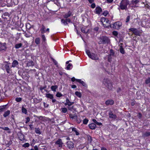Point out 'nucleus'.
Returning <instances> with one entry per match:
<instances>
[{
  "label": "nucleus",
  "instance_id": "obj_1",
  "mask_svg": "<svg viewBox=\"0 0 150 150\" xmlns=\"http://www.w3.org/2000/svg\"><path fill=\"white\" fill-rule=\"evenodd\" d=\"M103 83L105 86L109 89L111 90L112 89L113 86L111 81L108 79H104L103 80Z\"/></svg>",
  "mask_w": 150,
  "mask_h": 150
},
{
  "label": "nucleus",
  "instance_id": "obj_2",
  "mask_svg": "<svg viewBox=\"0 0 150 150\" xmlns=\"http://www.w3.org/2000/svg\"><path fill=\"white\" fill-rule=\"evenodd\" d=\"M129 4L128 0H122L120 3V7L122 10H127V5Z\"/></svg>",
  "mask_w": 150,
  "mask_h": 150
},
{
  "label": "nucleus",
  "instance_id": "obj_3",
  "mask_svg": "<svg viewBox=\"0 0 150 150\" xmlns=\"http://www.w3.org/2000/svg\"><path fill=\"white\" fill-rule=\"evenodd\" d=\"M86 52L89 57L91 59L94 60L99 59V58L96 54L93 53H91L89 50H86Z\"/></svg>",
  "mask_w": 150,
  "mask_h": 150
},
{
  "label": "nucleus",
  "instance_id": "obj_4",
  "mask_svg": "<svg viewBox=\"0 0 150 150\" xmlns=\"http://www.w3.org/2000/svg\"><path fill=\"white\" fill-rule=\"evenodd\" d=\"M110 41V40L108 37L105 36H103L100 38V41L99 43L100 44H108L109 42Z\"/></svg>",
  "mask_w": 150,
  "mask_h": 150
},
{
  "label": "nucleus",
  "instance_id": "obj_5",
  "mask_svg": "<svg viewBox=\"0 0 150 150\" xmlns=\"http://www.w3.org/2000/svg\"><path fill=\"white\" fill-rule=\"evenodd\" d=\"M112 25L113 26H112V28H113L114 29L119 30L122 26V23L120 22L117 21L113 23Z\"/></svg>",
  "mask_w": 150,
  "mask_h": 150
},
{
  "label": "nucleus",
  "instance_id": "obj_6",
  "mask_svg": "<svg viewBox=\"0 0 150 150\" xmlns=\"http://www.w3.org/2000/svg\"><path fill=\"white\" fill-rule=\"evenodd\" d=\"M67 146L68 148L71 150H72L74 147V144L71 141H68L66 143Z\"/></svg>",
  "mask_w": 150,
  "mask_h": 150
},
{
  "label": "nucleus",
  "instance_id": "obj_7",
  "mask_svg": "<svg viewBox=\"0 0 150 150\" xmlns=\"http://www.w3.org/2000/svg\"><path fill=\"white\" fill-rule=\"evenodd\" d=\"M55 144L57 145L59 147H62L63 144L62 140L61 139H58L55 142Z\"/></svg>",
  "mask_w": 150,
  "mask_h": 150
},
{
  "label": "nucleus",
  "instance_id": "obj_8",
  "mask_svg": "<svg viewBox=\"0 0 150 150\" xmlns=\"http://www.w3.org/2000/svg\"><path fill=\"white\" fill-rule=\"evenodd\" d=\"M105 22L107 24L106 25V24H103V25L104 27L108 28H112V25L111 24H110V21L108 19H106Z\"/></svg>",
  "mask_w": 150,
  "mask_h": 150
},
{
  "label": "nucleus",
  "instance_id": "obj_9",
  "mask_svg": "<svg viewBox=\"0 0 150 150\" xmlns=\"http://www.w3.org/2000/svg\"><path fill=\"white\" fill-rule=\"evenodd\" d=\"M129 30L130 31H132L133 33L136 35H139V31L136 28H131Z\"/></svg>",
  "mask_w": 150,
  "mask_h": 150
},
{
  "label": "nucleus",
  "instance_id": "obj_10",
  "mask_svg": "<svg viewBox=\"0 0 150 150\" xmlns=\"http://www.w3.org/2000/svg\"><path fill=\"white\" fill-rule=\"evenodd\" d=\"M102 11L101 8L100 7L98 6L96 8L95 12L96 13L99 14Z\"/></svg>",
  "mask_w": 150,
  "mask_h": 150
},
{
  "label": "nucleus",
  "instance_id": "obj_11",
  "mask_svg": "<svg viewBox=\"0 0 150 150\" xmlns=\"http://www.w3.org/2000/svg\"><path fill=\"white\" fill-rule=\"evenodd\" d=\"M114 101L112 100H109L106 101L105 104L106 105H112L113 104Z\"/></svg>",
  "mask_w": 150,
  "mask_h": 150
},
{
  "label": "nucleus",
  "instance_id": "obj_12",
  "mask_svg": "<svg viewBox=\"0 0 150 150\" xmlns=\"http://www.w3.org/2000/svg\"><path fill=\"white\" fill-rule=\"evenodd\" d=\"M109 115L110 118L115 119L117 117L116 115L115 114H113L112 112L110 111L109 112Z\"/></svg>",
  "mask_w": 150,
  "mask_h": 150
},
{
  "label": "nucleus",
  "instance_id": "obj_13",
  "mask_svg": "<svg viewBox=\"0 0 150 150\" xmlns=\"http://www.w3.org/2000/svg\"><path fill=\"white\" fill-rule=\"evenodd\" d=\"M4 67L6 69L7 73H10V71H11V69L9 67V64H7L5 65Z\"/></svg>",
  "mask_w": 150,
  "mask_h": 150
},
{
  "label": "nucleus",
  "instance_id": "obj_14",
  "mask_svg": "<svg viewBox=\"0 0 150 150\" xmlns=\"http://www.w3.org/2000/svg\"><path fill=\"white\" fill-rule=\"evenodd\" d=\"M66 103H65V105H68L69 106H70L74 103V102H70L68 98H67L66 99Z\"/></svg>",
  "mask_w": 150,
  "mask_h": 150
},
{
  "label": "nucleus",
  "instance_id": "obj_15",
  "mask_svg": "<svg viewBox=\"0 0 150 150\" xmlns=\"http://www.w3.org/2000/svg\"><path fill=\"white\" fill-rule=\"evenodd\" d=\"M6 43L2 44H1V46L0 47V51H1L3 50H6Z\"/></svg>",
  "mask_w": 150,
  "mask_h": 150
},
{
  "label": "nucleus",
  "instance_id": "obj_16",
  "mask_svg": "<svg viewBox=\"0 0 150 150\" xmlns=\"http://www.w3.org/2000/svg\"><path fill=\"white\" fill-rule=\"evenodd\" d=\"M89 128L92 129H94L96 128V125L94 123H92L88 125Z\"/></svg>",
  "mask_w": 150,
  "mask_h": 150
},
{
  "label": "nucleus",
  "instance_id": "obj_17",
  "mask_svg": "<svg viewBox=\"0 0 150 150\" xmlns=\"http://www.w3.org/2000/svg\"><path fill=\"white\" fill-rule=\"evenodd\" d=\"M72 14V13L70 11H69L67 13L65 14L64 16V17L65 18H68Z\"/></svg>",
  "mask_w": 150,
  "mask_h": 150
},
{
  "label": "nucleus",
  "instance_id": "obj_18",
  "mask_svg": "<svg viewBox=\"0 0 150 150\" xmlns=\"http://www.w3.org/2000/svg\"><path fill=\"white\" fill-rule=\"evenodd\" d=\"M18 63L17 60H14L13 61L12 63V67H14L18 65Z\"/></svg>",
  "mask_w": 150,
  "mask_h": 150
},
{
  "label": "nucleus",
  "instance_id": "obj_19",
  "mask_svg": "<svg viewBox=\"0 0 150 150\" xmlns=\"http://www.w3.org/2000/svg\"><path fill=\"white\" fill-rule=\"evenodd\" d=\"M46 97L50 99H52L53 98V96L52 94L50 93H47L46 94Z\"/></svg>",
  "mask_w": 150,
  "mask_h": 150
},
{
  "label": "nucleus",
  "instance_id": "obj_20",
  "mask_svg": "<svg viewBox=\"0 0 150 150\" xmlns=\"http://www.w3.org/2000/svg\"><path fill=\"white\" fill-rule=\"evenodd\" d=\"M58 88L57 85L52 86H51V89L52 91L54 92L56 91V89Z\"/></svg>",
  "mask_w": 150,
  "mask_h": 150
},
{
  "label": "nucleus",
  "instance_id": "obj_21",
  "mask_svg": "<svg viewBox=\"0 0 150 150\" xmlns=\"http://www.w3.org/2000/svg\"><path fill=\"white\" fill-rule=\"evenodd\" d=\"M70 117L72 119L76 120L77 118V116L75 115H72V114H70L69 115Z\"/></svg>",
  "mask_w": 150,
  "mask_h": 150
},
{
  "label": "nucleus",
  "instance_id": "obj_22",
  "mask_svg": "<svg viewBox=\"0 0 150 150\" xmlns=\"http://www.w3.org/2000/svg\"><path fill=\"white\" fill-rule=\"evenodd\" d=\"M42 28L40 29L41 33H44L45 32V27L43 25H42Z\"/></svg>",
  "mask_w": 150,
  "mask_h": 150
},
{
  "label": "nucleus",
  "instance_id": "obj_23",
  "mask_svg": "<svg viewBox=\"0 0 150 150\" xmlns=\"http://www.w3.org/2000/svg\"><path fill=\"white\" fill-rule=\"evenodd\" d=\"M76 81L81 84L83 86H86V84L85 82L81 79H76Z\"/></svg>",
  "mask_w": 150,
  "mask_h": 150
},
{
  "label": "nucleus",
  "instance_id": "obj_24",
  "mask_svg": "<svg viewBox=\"0 0 150 150\" xmlns=\"http://www.w3.org/2000/svg\"><path fill=\"white\" fill-rule=\"evenodd\" d=\"M10 113V111L8 110L4 112V114L3 115V116L4 117H6L8 116Z\"/></svg>",
  "mask_w": 150,
  "mask_h": 150
},
{
  "label": "nucleus",
  "instance_id": "obj_25",
  "mask_svg": "<svg viewBox=\"0 0 150 150\" xmlns=\"http://www.w3.org/2000/svg\"><path fill=\"white\" fill-rule=\"evenodd\" d=\"M72 131H74L75 132V134L76 135H78L79 134V133L78 132L76 128L75 127H73L72 128Z\"/></svg>",
  "mask_w": 150,
  "mask_h": 150
},
{
  "label": "nucleus",
  "instance_id": "obj_26",
  "mask_svg": "<svg viewBox=\"0 0 150 150\" xmlns=\"http://www.w3.org/2000/svg\"><path fill=\"white\" fill-rule=\"evenodd\" d=\"M35 43L37 45H38L40 43V40L39 38H35Z\"/></svg>",
  "mask_w": 150,
  "mask_h": 150
},
{
  "label": "nucleus",
  "instance_id": "obj_27",
  "mask_svg": "<svg viewBox=\"0 0 150 150\" xmlns=\"http://www.w3.org/2000/svg\"><path fill=\"white\" fill-rule=\"evenodd\" d=\"M111 56H115V52L114 50L112 49H110V54H109Z\"/></svg>",
  "mask_w": 150,
  "mask_h": 150
},
{
  "label": "nucleus",
  "instance_id": "obj_28",
  "mask_svg": "<svg viewBox=\"0 0 150 150\" xmlns=\"http://www.w3.org/2000/svg\"><path fill=\"white\" fill-rule=\"evenodd\" d=\"M145 83L146 84H148L150 83L149 85V86L150 87V77H148L145 80Z\"/></svg>",
  "mask_w": 150,
  "mask_h": 150
},
{
  "label": "nucleus",
  "instance_id": "obj_29",
  "mask_svg": "<svg viewBox=\"0 0 150 150\" xmlns=\"http://www.w3.org/2000/svg\"><path fill=\"white\" fill-rule=\"evenodd\" d=\"M22 45V44L21 43L17 44L15 45V47L16 48L18 49L21 47Z\"/></svg>",
  "mask_w": 150,
  "mask_h": 150
},
{
  "label": "nucleus",
  "instance_id": "obj_30",
  "mask_svg": "<svg viewBox=\"0 0 150 150\" xmlns=\"http://www.w3.org/2000/svg\"><path fill=\"white\" fill-rule=\"evenodd\" d=\"M27 65L28 66H34V62L32 61H30L28 62L27 63Z\"/></svg>",
  "mask_w": 150,
  "mask_h": 150
},
{
  "label": "nucleus",
  "instance_id": "obj_31",
  "mask_svg": "<svg viewBox=\"0 0 150 150\" xmlns=\"http://www.w3.org/2000/svg\"><path fill=\"white\" fill-rule=\"evenodd\" d=\"M87 138L88 141L90 143H91L92 141V137L89 135H87Z\"/></svg>",
  "mask_w": 150,
  "mask_h": 150
},
{
  "label": "nucleus",
  "instance_id": "obj_32",
  "mask_svg": "<svg viewBox=\"0 0 150 150\" xmlns=\"http://www.w3.org/2000/svg\"><path fill=\"white\" fill-rule=\"evenodd\" d=\"M75 94L79 98H81V94L80 92L76 91L75 92Z\"/></svg>",
  "mask_w": 150,
  "mask_h": 150
},
{
  "label": "nucleus",
  "instance_id": "obj_33",
  "mask_svg": "<svg viewBox=\"0 0 150 150\" xmlns=\"http://www.w3.org/2000/svg\"><path fill=\"white\" fill-rule=\"evenodd\" d=\"M35 132L37 134H40L41 132L40 131V129L39 128H35Z\"/></svg>",
  "mask_w": 150,
  "mask_h": 150
},
{
  "label": "nucleus",
  "instance_id": "obj_34",
  "mask_svg": "<svg viewBox=\"0 0 150 150\" xmlns=\"http://www.w3.org/2000/svg\"><path fill=\"white\" fill-rule=\"evenodd\" d=\"M33 100L34 102L35 103H39L40 102L41 100H42V99H39L38 100L36 98H34Z\"/></svg>",
  "mask_w": 150,
  "mask_h": 150
},
{
  "label": "nucleus",
  "instance_id": "obj_35",
  "mask_svg": "<svg viewBox=\"0 0 150 150\" xmlns=\"http://www.w3.org/2000/svg\"><path fill=\"white\" fill-rule=\"evenodd\" d=\"M24 136L23 134H21L19 138L22 141L24 139Z\"/></svg>",
  "mask_w": 150,
  "mask_h": 150
},
{
  "label": "nucleus",
  "instance_id": "obj_36",
  "mask_svg": "<svg viewBox=\"0 0 150 150\" xmlns=\"http://www.w3.org/2000/svg\"><path fill=\"white\" fill-rule=\"evenodd\" d=\"M24 34L25 36L27 38H29L31 36V34L30 32L28 33H25Z\"/></svg>",
  "mask_w": 150,
  "mask_h": 150
},
{
  "label": "nucleus",
  "instance_id": "obj_37",
  "mask_svg": "<svg viewBox=\"0 0 150 150\" xmlns=\"http://www.w3.org/2000/svg\"><path fill=\"white\" fill-rule=\"evenodd\" d=\"M119 50L120 52L122 54H124L125 53V51L122 46H120Z\"/></svg>",
  "mask_w": 150,
  "mask_h": 150
},
{
  "label": "nucleus",
  "instance_id": "obj_38",
  "mask_svg": "<svg viewBox=\"0 0 150 150\" xmlns=\"http://www.w3.org/2000/svg\"><path fill=\"white\" fill-rule=\"evenodd\" d=\"M88 30H86V29L85 28H82L81 29V31L83 33H87L88 32Z\"/></svg>",
  "mask_w": 150,
  "mask_h": 150
},
{
  "label": "nucleus",
  "instance_id": "obj_39",
  "mask_svg": "<svg viewBox=\"0 0 150 150\" xmlns=\"http://www.w3.org/2000/svg\"><path fill=\"white\" fill-rule=\"evenodd\" d=\"M150 135V132H146L143 134V136L144 137H148Z\"/></svg>",
  "mask_w": 150,
  "mask_h": 150
},
{
  "label": "nucleus",
  "instance_id": "obj_40",
  "mask_svg": "<svg viewBox=\"0 0 150 150\" xmlns=\"http://www.w3.org/2000/svg\"><path fill=\"white\" fill-rule=\"evenodd\" d=\"M112 56L109 54L108 56V61L109 62L111 63L112 60Z\"/></svg>",
  "mask_w": 150,
  "mask_h": 150
},
{
  "label": "nucleus",
  "instance_id": "obj_41",
  "mask_svg": "<svg viewBox=\"0 0 150 150\" xmlns=\"http://www.w3.org/2000/svg\"><path fill=\"white\" fill-rule=\"evenodd\" d=\"M22 112L25 114H26L27 113V110L24 108L23 107L22 109Z\"/></svg>",
  "mask_w": 150,
  "mask_h": 150
},
{
  "label": "nucleus",
  "instance_id": "obj_42",
  "mask_svg": "<svg viewBox=\"0 0 150 150\" xmlns=\"http://www.w3.org/2000/svg\"><path fill=\"white\" fill-rule=\"evenodd\" d=\"M6 105L0 106V112L4 111V109L5 108Z\"/></svg>",
  "mask_w": 150,
  "mask_h": 150
},
{
  "label": "nucleus",
  "instance_id": "obj_43",
  "mask_svg": "<svg viewBox=\"0 0 150 150\" xmlns=\"http://www.w3.org/2000/svg\"><path fill=\"white\" fill-rule=\"evenodd\" d=\"M62 96V94L59 92H58L56 94V96L58 97H60Z\"/></svg>",
  "mask_w": 150,
  "mask_h": 150
},
{
  "label": "nucleus",
  "instance_id": "obj_44",
  "mask_svg": "<svg viewBox=\"0 0 150 150\" xmlns=\"http://www.w3.org/2000/svg\"><path fill=\"white\" fill-rule=\"evenodd\" d=\"M62 111L63 113H66L67 111V109L65 108H61Z\"/></svg>",
  "mask_w": 150,
  "mask_h": 150
},
{
  "label": "nucleus",
  "instance_id": "obj_45",
  "mask_svg": "<svg viewBox=\"0 0 150 150\" xmlns=\"http://www.w3.org/2000/svg\"><path fill=\"white\" fill-rule=\"evenodd\" d=\"M0 128L1 129H3L4 130H6V131H8L10 130V129L8 127H0Z\"/></svg>",
  "mask_w": 150,
  "mask_h": 150
},
{
  "label": "nucleus",
  "instance_id": "obj_46",
  "mask_svg": "<svg viewBox=\"0 0 150 150\" xmlns=\"http://www.w3.org/2000/svg\"><path fill=\"white\" fill-rule=\"evenodd\" d=\"M61 22L65 25L67 24V21H66V20H64V19H62L61 20Z\"/></svg>",
  "mask_w": 150,
  "mask_h": 150
},
{
  "label": "nucleus",
  "instance_id": "obj_47",
  "mask_svg": "<svg viewBox=\"0 0 150 150\" xmlns=\"http://www.w3.org/2000/svg\"><path fill=\"white\" fill-rule=\"evenodd\" d=\"M72 65L71 64H69L67 67L66 69L67 70H69L70 69V67H72Z\"/></svg>",
  "mask_w": 150,
  "mask_h": 150
},
{
  "label": "nucleus",
  "instance_id": "obj_48",
  "mask_svg": "<svg viewBox=\"0 0 150 150\" xmlns=\"http://www.w3.org/2000/svg\"><path fill=\"white\" fill-rule=\"evenodd\" d=\"M88 121V119L85 118L84 119L83 121V123L84 124H86Z\"/></svg>",
  "mask_w": 150,
  "mask_h": 150
},
{
  "label": "nucleus",
  "instance_id": "obj_49",
  "mask_svg": "<svg viewBox=\"0 0 150 150\" xmlns=\"http://www.w3.org/2000/svg\"><path fill=\"white\" fill-rule=\"evenodd\" d=\"M41 38L42 40L43 41H45L46 40V38L44 35H41Z\"/></svg>",
  "mask_w": 150,
  "mask_h": 150
},
{
  "label": "nucleus",
  "instance_id": "obj_50",
  "mask_svg": "<svg viewBox=\"0 0 150 150\" xmlns=\"http://www.w3.org/2000/svg\"><path fill=\"white\" fill-rule=\"evenodd\" d=\"M106 18H101V19H100V21L101 22H102V24H103V22H105L106 20Z\"/></svg>",
  "mask_w": 150,
  "mask_h": 150
},
{
  "label": "nucleus",
  "instance_id": "obj_51",
  "mask_svg": "<svg viewBox=\"0 0 150 150\" xmlns=\"http://www.w3.org/2000/svg\"><path fill=\"white\" fill-rule=\"evenodd\" d=\"M29 146V144L28 143H25L23 145V146L24 147H28Z\"/></svg>",
  "mask_w": 150,
  "mask_h": 150
},
{
  "label": "nucleus",
  "instance_id": "obj_52",
  "mask_svg": "<svg viewBox=\"0 0 150 150\" xmlns=\"http://www.w3.org/2000/svg\"><path fill=\"white\" fill-rule=\"evenodd\" d=\"M129 20H130V16H127L126 18V21H125L127 23H128L129 22Z\"/></svg>",
  "mask_w": 150,
  "mask_h": 150
},
{
  "label": "nucleus",
  "instance_id": "obj_53",
  "mask_svg": "<svg viewBox=\"0 0 150 150\" xmlns=\"http://www.w3.org/2000/svg\"><path fill=\"white\" fill-rule=\"evenodd\" d=\"M22 100V98H16V101L17 102H20Z\"/></svg>",
  "mask_w": 150,
  "mask_h": 150
},
{
  "label": "nucleus",
  "instance_id": "obj_54",
  "mask_svg": "<svg viewBox=\"0 0 150 150\" xmlns=\"http://www.w3.org/2000/svg\"><path fill=\"white\" fill-rule=\"evenodd\" d=\"M139 2V1L138 0H133L132 1V2L133 4H137Z\"/></svg>",
  "mask_w": 150,
  "mask_h": 150
},
{
  "label": "nucleus",
  "instance_id": "obj_55",
  "mask_svg": "<svg viewBox=\"0 0 150 150\" xmlns=\"http://www.w3.org/2000/svg\"><path fill=\"white\" fill-rule=\"evenodd\" d=\"M108 14V12L107 11H105L103 13V14L105 16H106Z\"/></svg>",
  "mask_w": 150,
  "mask_h": 150
},
{
  "label": "nucleus",
  "instance_id": "obj_56",
  "mask_svg": "<svg viewBox=\"0 0 150 150\" xmlns=\"http://www.w3.org/2000/svg\"><path fill=\"white\" fill-rule=\"evenodd\" d=\"M112 34L116 36L118 35V33L116 31H114L112 32Z\"/></svg>",
  "mask_w": 150,
  "mask_h": 150
},
{
  "label": "nucleus",
  "instance_id": "obj_57",
  "mask_svg": "<svg viewBox=\"0 0 150 150\" xmlns=\"http://www.w3.org/2000/svg\"><path fill=\"white\" fill-rule=\"evenodd\" d=\"M96 7V5L95 3H93L91 5V7L93 8H94Z\"/></svg>",
  "mask_w": 150,
  "mask_h": 150
},
{
  "label": "nucleus",
  "instance_id": "obj_58",
  "mask_svg": "<svg viewBox=\"0 0 150 150\" xmlns=\"http://www.w3.org/2000/svg\"><path fill=\"white\" fill-rule=\"evenodd\" d=\"M26 121L25 122V123H27L28 122H29L30 121V119L29 117H27L26 118Z\"/></svg>",
  "mask_w": 150,
  "mask_h": 150
},
{
  "label": "nucleus",
  "instance_id": "obj_59",
  "mask_svg": "<svg viewBox=\"0 0 150 150\" xmlns=\"http://www.w3.org/2000/svg\"><path fill=\"white\" fill-rule=\"evenodd\" d=\"M53 61L54 63V64L57 66V62L54 59H53Z\"/></svg>",
  "mask_w": 150,
  "mask_h": 150
},
{
  "label": "nucleus",
  "instance_id": "obj_60",
  "mask_svg": "<svg viewBox=\"0 0 150 150\" xmlns=\"http://www.w3.org/2000/svg\"><path fill=\"white\" fill-rule=\"evenodd\" d=\"M37 118H38L39 119L41 120H42L44 118V117L42 116H37Z\"/></svg>",
  "mask_w": 150,
  "mask_h": 150
},
{
  "label": "nucleus",
  "instance_id": "obj_61",
  "mask_svg": "<svg viewBox=\"0 0 150 150\" xmlns=\"http://www.w3.org/2000/svg\"><path fill=\"white\" fill-rule=\"evenodd\" d=\"M76 119V121L77 123H80L81 122V120L80 119L77 118Z\"/></svg>",
  "mask_w": 150,
  "mask_h": 150
},
{
  "label": "nucleus",
  "instance_id": "obj_62",
  "mask_svg": "<svg viewBox=\"0 0 150 150\" xmlns=\"http://www.w3.org/2000/svg\"><path fill=\"white\" fill-rule=\"evenodd\" d=\"M12 143V141L11 140H10L9 142H8L7 144V145L8 146L11 145Z\"/></svg>",
  "mask_w": 150,
  "mask_h": 150
},
{
  "label": "nucleus",
  "instance_id": "obj_63",
  "mask_svg": "<svg viewBox=\"0 0 150 150\" xmlns=\"http://www.w3.org/2000/svg\"><path fill=\"white\" fill-rule=\"evenodd\" d=\"M66 20V21H67V22H68L70 23H72L70 19L69 18H68V19L67 18Z\"/></svg>",
  "mask_w": 150,
  "mask_h": 150
},
{
  "label": "nucleus",
  "instance_id": "obj_64",
  "mask_svg": "<svg viewBox=\"0 0 150 150\" xmlns=\"http://www.w3.org/2000/svg\"><path fill=\"white\" fill-rule=\"evenodd\" d=\"M138 117L139 118H141L142 117V114L140 113H139L138 115Z\"/></svg>",
  "mask_w": 150,
  "mask_h": 150
}]
</instances>
